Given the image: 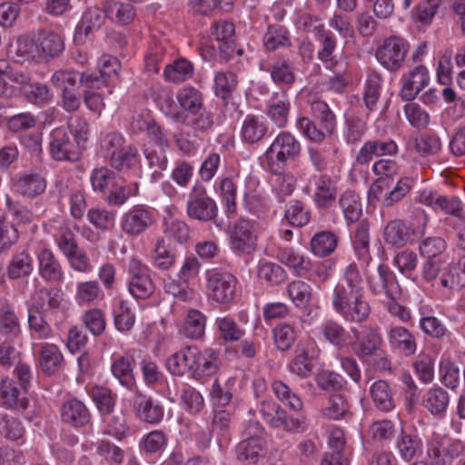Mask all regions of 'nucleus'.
<instances>
[{
	"instance_id": "1",
	"label": "nucleus",
	"mask_w": 465,
	"mask_h": 465,
	"mask_svg": "<svg viewBox=\"0 0 465 465\" xmlns=\"http://www.w3.org/2000/svg\"><path fill=\"white\" fill-rule=\"evenodd\" d=\"M67 132L64 128H56L51 133L50 153L58 161L74 162L81 157L84 143L88 139L87 123L78 117H71Z\"/></svg>"
},
{
	"instance_id": "2",
	"label": "nucleus",
	"mask_w": 465,
	"mask_h": 465,
	"mask_svg": "<svg viewBox=\"0 0 465 465\" xmlns=\"http://www.w3.org/2000/svg\"><path fill=\"white\" fill-rule=\"evenodd\" d=\"M19 93L35 104H45L51 97L45 84L30 82L27 75L11 66L8 61L0 60V97L8 99Z\"/></svg>"
},
{
	"instance_id": "3",
	"label": "nucleus",
	"mask_w": 465,
	"mask_h": 465,
	"mask_svg": "<svg viewBox=\"0 0 465 465\" xmlns=\"http://www.w3.org/2000/svg\"><path fill=\"white\" fill-rule=\"evenodd\" d=\"M300 142L289 132H281L261 157L262 164L272 173H280L289 160L301 153Z\"/></svg>"
},
{
	"instance_id": "4",
	"label": "nucleus",
	"mask_w": 465,
	"mask_h": 465,
	"mask_svg": "<svg viewBox=\"0 0 465 465\" xmlns=\"http://www.w3.org/2000/svg\"><path fill=\"white\" fill-rule=\"evenodd\" d=\"M200 262L195 257H186L179 271L178 279L170 276L163 279L166 293L181 302H191L196 296L194 284L199 279Z\"/></svg>"
},
{
	"instance_id": "5",
	"label": "nucleus",
	"mask_w": 465,
	"mask_h": 465,
	"mask_svg": "<svg viewBox=\"0 0 465 465\" xmlns=\"http://www.w3.org/2000/svg\"><path fill=\"white\" fill-rule=\"evenodd\" d=\"M18 381L4 379L0 382V404L7 409L24 411L28 406L27 389L30 383V369L19 364L15 369Z\"/></svg>"
},
{
	"instance_id": "6",
	"label": "nucleus",
	"mask_w": 465,
	"mask_h": 465,
	"mask_svg": "<svg viewBox=\"0 0 465 465\" xmlns=\"http://www.w3.org/2000/svg\"><path fill=\"white\" fill-rule=\"evenodd\" d=\"M233 34V24L225 21L214 23L211 27V35L215 43H211V40L205 39L200 44L199 50L203 59L210 61L217 54L223 59L232 56L234 52Z\"/></svg>"
},
{
	"instance_id": "7",
	"label": "nucleus",
	"mask_w": 465,
	"mask_h": 465,
	"mask_svg": "<svg viewBox=\"0 0 465 465\" xmlns=\"http://www.w3.org/2000/svg\"><path fill=\"white\" fill-rule=\"evenodd\" d=\"M206 293L210 300L221 305H229L232 302L238 280L230 272L216 269L205 272Z\"/></svg>"
},
{
	"instance_id": "8",
	"label": "nucleus",
	"mask_w": 465,
	"mask_h": 465,
	"mask_svg": "<svg viewBox=\"0 0 465 465\" xmlns=\"http://www.w3.org/2000/svg\"><path fill=\"white\" fill-rule=\"evenodd\" d=\"M410 50L409 42L400 36L386 38L377 48L375 56L387 70L395 72L401 68Z\"/></svg>"
},
{
	"instance_id": "9",
	"label": "nucleus",
	"mask_w": 465,
	"mask_h": 465,
	"mask_svg": "<svg viewBox=\"0 0 465 465\" xmlns=\"http://www.w3.org/2000/svg\"><path fill=\"white\" fill-rule=\"evenodd\" d=\"M132 126L135 131L145 129L149 137L161 148L159 152L150 151L148 148L144 150V155L149 165L156 166L160 170H165L168 161L164 154V148L168 146V140L161 127L153 121H145L140 117L133 122Z\"/></svg>"
},
{
	"instance_id": "10",
	"label": "nucleus",
	"mask_w": 465,
	"mask_h": 465,
	"mask_svg": "<svg viewBox=\"0 0 465 465\" xmlns=\"http://www.w3.org/2000/svg\"><path fill=\"white\" fill-rule=\"evenodd\" d=\"M464 451L461 440L436 436L430 440L427 454L433 465H451Z\"/></svg>"
},
{
	"instance_id": "11",
	"label": "nucleus",
	"mask_w": 465,
	"mask_h": 465,
	"mask_svg": "<svg viewBox=\"0 0 465 465\" xmlns=\"http://www.w3.org/2000/svg\"><path fill=\"white\" fill-rule=\"evenodd\" d=\"M121 62L109 54L102 55L97 63L99 76L83 74L80 81L85 88H103L115 84L119 81Z\"/></svg>"
},
{
	"instance_id": "12",
	"label": "nucleus",
	"mask_w": 465,
	"mask_h": 465,
	"mask_svg": "<svg viewBox=\"0 0 465 465\" xmlns=\"http://www.w3.org/2000/svg\"><path fill=\"white\" fill-rule=\"evenodd\" d=\"M320 353L321 350L314 341H300L294 351L293 358L288 363V370L298 377H309L314 368V361L318 360Z\"/></svg>"
},
{
	"instance_id": "13",
	"label": "nucleus",
	"mask_w": 465,
	"mask_h": 465,
	"mask_svg": "<svg viewBox=\"0 0 465 465\" xmlns=\"http://www.w3.org/2000/svg\"><path fill=\"white\" fill-rule=\"evenodd\" d=\"M32 301L30 306L42 312L50 322L57 324L65 318L68 306L59 292H40Z\"/></svg>"
},
{
	"instance_id": "14",
	"label": "nucleus",
	"mask_w": 465,
	"mask_h": 465,
	"mask_svg": "<svg viewBox=\"0 0 465 465\" xmlns=\"http://www.w3.org/2000/svg\"><path fill=\"white\" fill-rule=\"evenodd\" d=\"M247 439L241 441L236 449L237 458L241 461L255 463L265 453L264 431L259 424L252 423L245 430Z\"/></svg>"
},
{
	"instance_id": "15",
	"label": "nucleus",
	"mask_w": 465,
	"mask_h": 465,
	"mask_svg": "<svg viewBox=\"0 0 465 465\" xmlns=\"http://www.w3.org/2000/svg\"><path fill=\"white\" fill-rule=\"evenodd\" d=\"M155 222L153 209L145 205H134L123 214L120 226L124 232L130 236H137Z\"/></svg>"
},
{
	"instance_id": "16",
	"label": "nucleus",
	"mask_w": 465,
	"mask_h": 465,
	"mask_svg": "<svg viewBox=\"0 0 465 465\" xmlns=\"http://www.w3.org/2000/svg\"><path fill=\"white\" fill-rule=\"evenodd\" d=\"M232 249L242 253H251L257 243L256 225L249 220L237 221L230 232Z\"/></svg>"
},
{
	"instance_id": "17",
	"label": "nucleus",
	"mask_w": 465,
	"mask_h": 465,
	"mask_svg": "<svg viewBox=\"0 0 465 465\" xmlns=\"http://www.w3.org/2000/svg\"><path fill=\"white\" fill-rule=\"evenodd\" d=\"M430 75L425 65H417L401 78L400 96L404 101H412L420 92L429 85Z\"/></svg>"
},
{
	"instance_id": "18",
	"label": "nucleus",
	"mask_w": 465,
	"mask_h": 465,
	"mask_svg": "<svg viewBox=\"0 0 465 465\" xmlns=\"http://www.w3.org/2000/svg\"><path fill=\"white\" fill-rule=\"evenodd\" d=\"M291 102L285 91L273 93L266 101L265 114L278 128H284L289 120Z\"/></svg>"
},
{
	"instance_id": "19",
	"label": "nucleus",
	"mask_w": 465,
	"mask_h": 465,
	"mask_svg": "<svg viewBox=\"0 0 465 465\" xmlns=\"http://www.w3.org/2000/svg\"><path fill=\"white\" fill-rule=\"evenodd\" d=\"M193 193L198 195L192 198L187 203V213L191 218L200 221H210L217 214L215 202L206 195L205 189L202 186L194 187Z\"/></svg>"
},
{
	"instance_id": "20",
	"label": "nucleus",
	"mask_w": 465,
	"mask_h": 465,
	"mask_svg": "<svg viewBox=\"0 0 465 465\" xmlns=\"http://www.w3.org/2000/svg\"><path fill=\"white\" fill-rule=\"evenodd\" d=\"M135 417L150 424H158L163 418V408L151 397L136 393L133 399Z\"/></svg>"
},
{
	"instance_id": "21",
	"label": "nucleus",
	"mask_w": 465,
	"mask_h": 465,
	"mask_svg": "<svg viewBox=\"0 0 465 465\" xmlns=\"http://www.w3.org/2000/svg\"><path fill=\"white\" fill-rule=\"evenodd\" d=\"M378 277L369 278L368 284L374 294L385 292L389 299H397L401 295V287L391 269L384 264L378 268Z\"/></svg>"
},
{
	"instance_id": "22",
	"label": "nucleus",
	"mask_w": 465,
	"mask_h": 465,
	"mask_svg": "<svg viewBox=\"0 0 465 465\" xmlns=\"http://www.w3.org/2000/svg\"><path fill=\"white\" fill-rule=\"evenodd\" d=\"M39 275L49 282H61L64 272L59 261L48 248H42L36 253Z\"/></svg>"
},
{
	"instance_id": "23",
	"label": "nucleus",
	"mask_w": 465,
	"mask_h": 465,
	"mask_svg": "<svg viewBox=\"0 0 465 465\" xmlns=\"http://www.w3.org/2000/svg\"><path fill=\"white\" fill-rule=\"evenodd\" d=\"M388 341L392 350L405 356H411L417 351L415 336L402 326H391L388 331Z\"/></svg>"
},
{
	"instance_id": "24",
	"label": "nucleus",
	"mask_w": 465,
	"mask_h": 465,
	"mask_svg": "<svg viewBox=\"0 0 465 465\" xmlns=\"http://www.w3.org/2000/svg\"><path fill=\"white\" fill-rule=\"evenodd\" d=\"M46 188L44 177L36 173H23L12 181V190L28 198L42 194Z\"/></svg>"
},
{
	"instance_id": "25",
	"label": "nucleus",
	"mask_w": 465,
	"mask_h": 465,
	"mask_svg": "<svg viewBox=\"0 0 465 465\" xmlns=\"http://www.w3.org/2000/svg\"><path fill=\"white\" fill-rule=\"evenodd\" d=\"M196 346H185L170 355L166 360V368L175 376H183L191 371L196 357Z\"/></svg>"
},
{
	"instance_id": "26",
	"label": "nucleus",
	"mask_w": 465,
	"mask_h": 465,
	"mask_svg": "<svg viewBox=\"0 0 465 465\" xmlns=\"http://www.w3.org/2000/svg\"><path fill=\"white\" fill-rule=\"evenodd\" d=\"M336 182L327 175H319L314 178L313 200L322 209L331 207L337 196Z\"/></svg>"
},
{
	"instance_id": "27",
	"label": "nucleus",
	"mask_w": 465,
	"mask_h": 465,
	"mask_svg": "<svg viewBox=\"0 0 465 465\" xmlns=\"http://www.w3.org/2000/svg\"><path fill=\"white\" fill-rule=\"evenodd\" d=\"M110 163L114 169L132 173L135 176L141 173L140 159L134 147L127 146L120 151H115L110 157Z\"/></svg>"
},
{
	"instance_id": "28",
	"label": "nucleus",
	"mask_w": 465,
	"mask_h": 465,
	"mask_svg": "<svg viewBox=\"0 0 465 465\" xmlns=\"http://www.w3.org/2000/svg\"><path fill=\"white\" fill-rule=\"evenodd\" d=\"M194 361L192 374L197 380L214 374L219 367L218 354L209 348L201 350L197 347Z\"/></svg>"
},
{
	"instance_id": "29",
	"label": "nucleus",
	"mask_w": 465,
	"mask_h": 465,
	"mask_svg": "<svg viewBox=\"0 0 465 465\" xmlns=\"http://www.w3.org/2000/svg\"><path fill=\"white\" fill-rule=\"evenodd\" d=\"M35 38L40 60L57 56L64 48L63 36L52 30L39 31Z\"/></svg>"
},
{
	"instance_id": "30",
	"label": "nucleus",
	"mask_w": 465,
	"mask_h": 465,
	"mask_svg": "<svg viewBox=\"0 0 465 465\" xmlns=\"http://www.w3.org/2000/svg\"><path fill=\"white\" fill-rule=\"evenodd\" d=\"M134 357L130 353H117L112 355L111 371L122 385L131 389L134 385L133 374Z\"/></svg>"
},
{
	"instance_id": "31",
	"label": "nucleus",
	"mask_w": 465,
	"mask_h": 465,
	"mask_svg": "<svg viewBox=\"0 0 465 465\" xmlns=\"http://www.w3.org/2000/svg\"><path fill=\"white\" fill-rule=\"evenodd\" d=\"M103 298L104 292L96 280L76 282L74 299L78 306H91L99 302Z\"/></svg>"
},
{
	"instance_id": "32",
	"label": "nucleus",
	"mask_w": 465,
	"mask_h": 465,
	"mask_svg": "<svg viewBox=\"0 0 465 465\" xmlns=\"http://www.w3.org/2000/svg\"><path fill=\"white\" fill-rule=\"evenodd\" d=\"M398 147L394 141H368L359 151L357 162L361 164L369 163L374 156L391 155L397 153Z\"/></svg>"
},
{
	"instance_id": "33",
	"label": "nucleus",
	"mask_w": 465,
	"mask_h": 465,
	"mask_svg": "<svg viewBox=\"0 0 465 465\" xmlns=\"http://www.w3.org/2000/svg\"><path fill=\"white\" fill-rule=\"evenodd\" d=\"M371 399L377 410L391 412L396 407V401L391 387L384 381H377L370 388Z\"/></svg>"
},
{
	"instance_id": "34",
	"label": "nucleus",
	"mask_w": 465,
	"mask_h": 465,
	"mask_svg": "<svg viewBox=\"0 0 465 465\" xmlns=\"http://www.w3.org/2000/svg\"><path fill=\"white\" fill-rule=\"evenodd\" d=\"M319 338L336 348H342L350 344V334L339 322L328 320L318 327Z\"/></svg>"
},
{
	"instance_id": "35",
	"label": "nucleus",
	"mask_w": 465,
	"mask_h": 465,
	"mask_svg": "<svg viewBox=\"0 0 465 465\" xmlns=\"http://www.w3.org/2000/svg\"><path fill=\"white\" fill-rule=\"evenodd\" d=\"M103 8L106 18L119 25L131 24L135 16V9L130 4L115 0H104Z\"/></svg>"
},
{
	"instance_id": "36",
	"label": "nucleus",
	"mask_w": 465,
	"mask_h": 465,
	"mask_svg": "<svg viewBox=\"0 0 465 465\" xmlns=\"http://www.w3.org/2000/svg\"><path fill=\"white\" fill-rule=\"evenodd\" d=\"M450 402L449 393L440 387H431L424 392L421 405L432 415L445 414Z\"/></svg>"
},
{
	"instance_id": "37",
	"label": "nucleus",
	"mask_w": 465,
	"mask_h": 465,
	"mask_svg": "<svg viewBox=\"0 0 465 465\" xmlns=\"http://www.w3.org/2000/svg\"><path fill=\"white\" fill-rule=\"evenodd\" d=\"M34 270V259L27 250L15 252L6 268L9 279L16 280L29 276Z\"/></svg>"
},
{
	"instance_id": "38",
	"label": "nucleus",
	"mask_w": 465,
	"mask_h": 465,
	"mask_svg": "<svg viewBox=\"0 0 465 465\" xmlns=\"http://www.w3.org/2000/svg\"><path fill=\"white\" fill-rule=\"evenodd\" d=\"M268 131L267 123L262 116L248 114L241 128V138L246 143H255L262 140Z\"/></svg>"
},
{
	"instance_id": "39",
	"label": "nucleus",
	"mask_w": 465,
	"mask_h": 465,
	"mask_svg": "<svg viewBox=\"0 0 465 465\" xmlns=\"http://www.w3.org/2000/svg\"><path fill=\"white\" fill-rule=\"evenodd\" d=\"M314 35L316 40L320 42L322 48L318 52V58L325 64L326 67L331 68L335 64L333 52L336 48V39L334 35L326 30L323 25L314 27Z\"/></svg>"
},
{
	"instance_id": "40",
	"label": "nucleus",
	"mask_w": 465,
	"mask_h": 465,
	"mask_svg": "<svg viewBox=\"0 0 465 465\" xmlns=\"http://www.w3.org/2000/svg\"><path fill=\"white\" fill-rule=\"evenodd\" d=\"M62 420L74 427H82L89 422V412L83 402L75 399L65 401L61 408Z\"/></svg>"
},
{
	"instance_id": "41",
	"label": "nucleus",
	"mask_w": 465,
	"mask_h": 465,
	"mask_svg": "<svg viewBox=\"0 0 465 465\" xmlns=\"http://www.w3.org/2000/svg\"><path fill=\"white\" fill-rule=\"evenodd\" d=\"M20 320L11 305L0 308V334L9 341H15L21 335Z\"/></svg>"
},
{
	"instance_id": "42",
	"label": "nucleus",
	"mask_w": 465,
	"mask_h": 465,
	"mask_svg": "<svg viewBox=\"0 0 465 465\" xmlns=\"http://www.w3.org/2000/svg\"><path fill=\"white\" fill-rule=\"evenodd\" d=\"M87 392L95 402L102 418L113 413L116 401V395L108 388L98 385H88Z\"/></svg>"
},
{
	"instance_id": "43",
	"label": "nucleus",
	"mask_w": 465,
	"mask_h": 465,
	"mask_svg": "<svg viewBox=\"0 0 465 465\" xmlns=\"http://www.w3.org/2000/svg\"><path fill=\"white\" fill-rule=\"evenodd\" d=\"M206 316L199 310L188 311L182 324L181 332L189 339H200L204 334Z\"/></svg>"
},
{
	"instance_id": "44",
	"label": "nucleus",
	"mask_w": 465,
	"mask_h": 465,
	"mask_svg": "<svg viewBox=\"0 0 465 465\" xmlns=\"http://www.w3.org/2000/svg\"><path fill=\"white\" fill-rule=\"evenodd\" d=\"M287 293L292 303L300 309H306L313 302L312 286L301 280L291 282L287 286Z\"/></svg>"
},
{
	"instance_id": "45",
	"label": "nucleus",
	"mask_w": 465,
	"mask_h": 465,
	"mask_svg": "<svg viewBox=\"0 0 465 465\" xmlns=\"http://www.w3.org/2000/svg\"><path fill=\"white\" fill-rule=\"evenodd\" d=\"M11 52L19 63L40 60L36 38L28 35L18 37L15 44L11 46Z\"/></svg>"
},
{
	"instance_id": "46",
	"label": "nucleus",
	"mask_w": 465,
	"mask_h": 465,
	"mask_svg": "<svg viewBox=\"0 0 465 465\" xmlns=\"http://www.w3.org/2000/svg\"><path fill=\"white\" fill-rule=\"evenodd\" d=\"M39 365L46 373L55 372L62 364L63 355L59 348L53 343H41L39 345Z\"/></svg>"
},
{
	"instance_id": "47",
	"label": "nucleus",
	"mask_w": 465,
	"mask_h": 465,
	"mask_svg": "<svg viewBox=\"0 0 465 465\" xmlns=\"http://www.w3.org/2000/svg\"><path fill=\"white\" fill-rule=\"evenodd\" d=\"M257 277L262 283L268 286H277L285 282L287 274L277 263L261 262L257 267Z\"/></svg>"
},
{
	"instance_id": "48",
	"label": "nucleus",
	"mask_w": 465,
	"mask_h": 465,
	"mask_svg": "<svg viewBox=\"0 0 465 465\" xmlns=\"http://www.w3.org/2000/svg\"><path fill=\"white\" fill-rule=\"evenodd\" d=\"M339 205L348 223L357 222L362 213L360 197L351 191L344 192L341 194Z\"/></svg>"
},
{
	"instance_id": "49",
	"label": "nucleus",
	"mask_w": 465,
	"mask_h": 465,
	"mask_svg": "<svg viewBox=\"0 0 465 465\" xmlns=\"http://www.w3.org/2000/svg\"><path fill=\"white\" fill-rule=\"evenodd\" d=\"M278 259L299 275H302L311 267V261L308 257L291 248L282 249L278 253Z\"/></svg>"
},
{
	"instance_id": "50",
	"label": "nucleus",
	"mask_w": 465,
	"mask_h": 465,
	"mask_svg": "<svg viewBox=\"0 0 465 465\" xmlns=\"http://www.w3.org/2000/svg\"><path fill=\"white\" fill-rule=\"evenodd\" d=\"M337 236L329 231L317 232L311 240V250L319 257H325L337 247Z\"/></svg>"
},
{
	"instance_id": "51",
	"label": "nucleus",
	"mask_w": 465,
	"mask_h": 465,
	"mask_svg": "<svg viewBox=\"0 0 465 465\" xmlns=\"http://www.w3.org/2000/svg\"><path fill=\"white\" fill-rule=\"evenodd\" d=\"M311 109L313 116L320 122L325 134L331 135L336 130V119L329 105L323 101H314Z\"/></svg>"
},
{
	"instance_id": "52",
	"label": "nucleus",
	"mask_w": 465,
	"mask_h": 465,
	"mask_svg": "<svg viewBox=\"0 0 465 465\" xmlns=\"http://www.w3.org/2000/svg\"><path fill=\"white\" fill-rule=\"evenodd\" d=\"M193 73V64L186 59H177L165 66L163 74L167 81L180 83L188 80Z\"/></svg>"
},
{
	"instance_id": "53",
	"label": "nucleus",
	"mask_w": 465,
	"mask_h": 465,
	"mask_svg": "<svg viewBox=\"0 0 465 465\" xmlns=\"http://www.w3.org/2000/svg\"><path fill=\"white\" fill-rule=\"evenodd\" d=\"M105 17L104 9L100 10L96 6L88 8L76 28L75 39L82 34L87 35L93 30L99 28L104 24Z\"/></svg>"
},
{
	"instance_id": "54",
	"label": "nucleus",
	"mask_w": 465,
	"mask_h": 465,
	"mask_svg": "<svg viewBox=\"0 0 465 465\" xmlns=\"http://www.w3.org/2000/svg\"><path fill=\"white\" fill-rule=\"evenodd\" d=\"M176 98L180 106L193 114H198L202 109V94L192 86H186L181 89L178 92Z\"/></svg>"
},
{
	"instance_id": "55",
	"label": "nucleus",
	"mask_w": 465,
	"mask_h": 465,
	"mask_svg": "<svg viewBox=\"0 0 465 465\" xmlns=\"http://www.w3.org/2000/svg\"><path fill=\"white\" fill-rule=\"evenodd\" d=\"M360 296H362V292H354L352 289L347 288L343 282H338L334 287L331 298L333 309L338 314H345V308L349 302Z\"/></svg>"
},
{
	"instance_id": "56",
	"label": "nucleus",
	"mask_w": 465,
	"mask_h": 465,
	"mask_svg": "<svg viewBox=\"0 0 465 465\" xmlns=\"http://www.w3.org/2000/svg\"><path fill=\"white\" fill-rule=\"evenodd\" d=\"M360 296H362V292H354L352 289L347 288L343 282H338L334 287L331 298L333 309L338 314H345V308L349 302Z\"/></svg>"
},
{
	"instance_id": "57",
	"label": "nucleus",
	"mask_w": 465,
	"mask_h": 465,
	"mask_svg": "<svg viewBox=\"0 0 465 465\" xmlns=\"http://www.w3.org/2000/svg\"><path fill=\"white\" fill-rule=\"evenodd\" d=\"M175 260V253L166 246L164 240L158 239L152 253L153 265L165 271L174 265Z\"/></svg>"
},
{
	"instance_id": "58",
	"label": "nucleus",
	"mask_w": 465,
	"mask_h": 465,
	"mask_svg": "<svg viewBox=\"0 0 465 465\" xmlns=\"http://www.w3.org/2000/svg\"><path fill=\"white\" fill-rule=\"evenodd\" d=\"M270 73L273 83L285 92L295 81L293 70L287 62L274 64L272 65Z\"/></svg>"
},
{
	"instance_id": "59",
	"label": "nucleus",
	"mask_w": 465,
	"mask_h": 465,
	"mask_svg": "<svg viewBox=\"0 0 465 465\" xmlns=\"http://www.w3.org/2000/svg\"><path fill=\"white\" fill-rule=\"evenodd\" d=\"M397 449L401 457L409 461L421 453L422 442L416 435L401 434L397 441Z\"/></svg>"
},
{
	"instance_id": "60",
	"label": "nucleus",
	"mask_w": 465,
	"mask_h": 465,
	"mask_svg": "<svg viewBox=\"0 0 465 465\" xmlns=\"http://www.w3.org/2000/svg\"><path fill=\"white\" fill-rule=\"evenodd\" d=\"M441 381L450 389H455L460 381V369L447 354H443L440 361Z\"/></svg>"
},
{
	"instance_id": "61",
	"label": "nucleus",
	"mask_w": 465,
	"mask_h": 465,
	"mask_svg": "<svg viewBox=\"0 0 465 465\" xmlns=\"http://www.w3.org/2000/svg\"><path fill=\"white\" fill-rule=\"evenodd\" d=\"M274 428H282L287 431L301 432L306 430V419L302 414L288 415L284 410L278 411V418L273 420Z\"/></svg>"
},
{
	"instance_id": "62",
	"label": "nucleus",
	"mask_w": 465,
	"mask_h": 465,
	"mask_svg": "<svg viewBox=\"0 0 465 465\" xmlns=\"http://www.w3.org/2000/svg\"><path fill=\"white\" fill-rule=\"evenodd\" d=\"M47 320L42 312L30 306L28 308V324L32 331L39 339H48L52 337L53 331Z\"/></svg>"
},
{
	"instance_id": "63",
	"label": "nucleus",
	"mask_w": 465,
	"mask_h": 465,
	"mask_svg": "<svg viewBox=\"0 0 465 465\" xmlns=\"http://www.w3.org/2000/svg\"><path fill=\"white\" fill-rule=\"evenodd\" d=\"M215 323L218 334L224 341H239L245 333L244 330L230 317L217 318Z\"/></svg>"
},
{
	"instance_id": "64",
	"label": "nucleus",
	"mask_w": 465,
	"mask_h": 465,
	"mask_svg": "<svg viewBox=\"0 0 465 465\" xmlns=\"http://www.w3.org/2000/svg\"><path fill=\"white\" fill-rule=\"evenodd\" d=\"M272 333L275 346L280 351H288L297 338L295 328L288 323L278 324Z\"/></svg>"
}]
</instances>
